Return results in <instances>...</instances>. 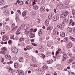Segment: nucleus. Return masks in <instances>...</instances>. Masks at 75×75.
<instances>
[{
	"mask_svg": "<svg viewBox=\"0 0 75 75\" xmlns=\"http://www.w3.org/2000/svg\"><path fill=\"white\" fill-rule=\"evenodd\" d=\"M73 41H74V42H75V38H73V39H72V40Z\"/></svg>",
	"mask_w": 75,
	"mask_h": 75,
	"instance_id": "nucleus-59",
	"label": "nucleus"
},
{
	"mask_svg": "<svg viewBox=\"0 0 75 75\" xmlns=\"http://www.w3.org/2000/svg\"><path fill=\"white\" fill-rule=\"evenodd\" d=\"M26 12H23L22 13V16L23 17H24L25 16H26Z\"/></svg>",
	"mask_w": 75,
	"mask_h": 75,
	"instance_id": "nucleus-29",
	"label": "nucleus"
},
{
	"mask_svg": "<svg viewBox=\"0 0 75 75\" xmlns=\"http://www.w3.org/2000/svg\"><path fill=\"white\" fill-rule=\"evenodd\" d=\"M20 30H21V28H18L17 29V31L18 32L20 31Z\"/></svg>",
	"mask_w": 75,
	"mask_h": 75,
	"instance_id": "nucleus-47",
	"label": "nucleus"
},
{
	"mask_svg": "<svg viewBox=\"0 0 75 75\" xmlns=\"http://www.w3.org/2000/svg\"><path fill=\"white\" fill-rule=\"evenodd\" d=\"M18 64L17 63H15L14 64L15 68H17V67H18Z\"/></svg>",
	"mask_w": 75,
	"mask_h": 75,
	"instance_id": "nucleus-31",
	"label": "nucleus"
},
{
	"mask_svg": "<svg viewBox=\"0 0 75 75\" xmlns=\"http://www.w3.org/2000/svg\"><path fill=\"white\" fill-rule=\"evenodd\" d=\"M23 3H24L23 1H19V2L18 3L19 4H20V5H22V4H23Z\"/></svg>",
	"mask_w": 75,
	"mask_h": 75,
	"instance_id": "nucleus-30",
	"label": "nucleus"
},
{
	"mask_svg": "<svg viewBox=\"0 0 75 75\" xmlns=\"http://www.w3.org/2000/svg\"><path fill=\"white\" fill-rule=\"evenodd\" d=\"M52 14H50L49 16V18L51 20V19H52Z\"/></svg>",
	"mask_w": 75,
	"mask_h": 75,
	"instance_id": "nucleus-25",
	"label": "nucleus"
},
{
	"mask_svg": "<svg viewBox=\"0 0 75 75\" xmlns=\"http://www.w3.org/2000/svg\"><path fill=\"white\" fill-rule=\"evenodd\" d=\"M33 8L34 10H38V7L37 6H33Z\"/></svg>",
	"mask_w": 75,
	"mask_h": 75,
	"instance_id": "nucleus-18",
	"label": "nucleus"
},
{
	"mask_svg": "<svg viewBox=\"0 0 75 75\" xmlns=\"http://www.w3.org/2000/svg\"><path fill=\"white\" fill-rule=\"evenodd\" d=\"M22 28H23V29H24V30H26V25H23L22 26Z\"/></svg>",
	"mask_w": 75,
	"mask_h": 75,
	"instance_id": "nucleus-28",
	"label": "nucleus"
},
{
	"mask_svg": "<svg viewBox=\"0 0 75 75\" xmlns=\"http://www.w3.org/2000/svg\"><path fill=\"white\" fill-rule=\"evenodd\" d=\"M60 36L62 37H64L65 35V33L64 32H62L60 34Z\"/></svg>",
	"mask_w": 75,
	"mask_h": 75,
	"instance_id": "nucleus-13",
	"label": "nucleus"
},
{
	"mask_svg": "<svg viewBox=\"0 0 75 75\" xmlns=\"http://www.w3.org/2000/svg\"><path fill=\"white\" fill-rule=\"evenodd\" d=\"M43 0H36V2L38 4H40L42 2Z\"/></svg>",
	"mask_w": 75,
	"mask_h": 75,
	"instance_id": "nucleus-14",
	"label": "nucleus"
},
{
	"mask_svg": "<svg viewBox=\"0 0 75 75\" xmlns=\"http://www.w3.org/2000/svg\"><path fill=\"white\" fill-rule=\"evenodd\" d=\"M30 38H34V37H35V35L33 34V33H31L30 35Z\"/></svg>",
	"mask_w": 75,
	"mask_h": 75,
	"instance_id": "nucleus-16",
	"label": "nucleus"
},
{
	"mask_svg": "<svg viewBox=\"0 0 75 75\" xmlns=\"http://www.w3.org/2000/svg\"><path fill=\"white\" fill-rule=\"evenodd\" d=\"M31 42H34V39H31Z\"/></svg>",
	"mask_w": 75,
	"mask_h": 75,
	"instance_id": "nucleus-58",
	"label": "nucleus"
},
{
	"mask_svg": "<svg viewBox=\"0 0 75 75\" xmlns=\"http://www.w3.org/2000/svg\"><path fill=\"white\" fill-rule=\"evenodd\" d=\"M11 39L14 40V35H13V36L11 37Z\"/></svg>",
	"mask_w": 75,
	"mask_h": 75,
	"instance_id": "nucleus-48",
	"label": "nucleus"
},
{
	"mask_svg": "<svg viewBox=\"0 0 75 75\" xmlns=\"http://www.w3.org/2000/svg\"><path fill=\"white\" fill-rule=\"evenodd\" d=\"M17 28H18V26H16L11 31V33H13L16 31L17 29Z\"/></svg>",
	"mask_w": 75,
	"mask_h": 75,
	"instance_id": "nucleus-10",
	"label": "nucleus"
},
{
	"mask_svg": "<svg viewBox=\"0 0 75 75\" xmlns=\"http://www.w3.org/2000/svg\"><path fill=\"white\" fill-rule=\"evenodd\" d=\"M1 4L0 5L3 4V3L4 2V0H1Z\"/></svg>",
	"mask_w": 75,
	"mask_h": 75,
	"instance_id": "nucleus-39",
	"label": "nucleus"
},
{
	"mask_svg": "<svg viewBox=\"0 0 75 75\" xmlns=\"http://www.w3.org/2000/svg\"><path fill=\"white\" fill-rule=\"evenodd\" d=\"M1 44H4V42H3V41H1Z\"/></svg>",
	"mask_w": 75,
	"mask_h": 75,
	"instance_id": "nucleus-60",
	"label": "nucleus"
},
{
	"mask_svg": "<svg viewBox=\"0 0 75 75\" xmlns=\"http://www.w3.org/2000/svg\"><path fill=\"white\" fill-rule=\"evenodd\" d=\"M29 27V25H27V26L26 25V30H27V29H28Z\"/></svg>",
	"mask_w": 75,
	"mask_h": 75,
	"instance_id": "nucleus-45",
	"label": "nucleus"
},
{
	"mask_svg": "<svg viewBox=\"0 0 75 75\" xmlns=\"http://www.w3.org/2000/svg\"><path fill=\"white\" fill-rule=\"evenodd\" d=\"M4 13L5 14H8V13H9V11H8V9H6L4 10Z\"/></svg>",
	"mask_w": 75,
	"mask_h": 75,
	"instance_id": "nucleus-9",
	"label": "nucleus"
},
{
	"mask_svg": "<svg viewBox=\"0 0 75 75\" xmlns=\"http://www.w3.org/2000/svg\"><path fill=\"white\" fill-rule=\"evenodd\" d=\"M64 42H67L68 41V39L67 38H64Z\"/></svg>",
	"mask_w": 75,
	"mask_h": 75,
	"instance_id": "nucleus-33",
	"label": "nucleus"
},
{
	"mask_svg": "<svg viewBox=\"0 0 75 75\" xmlns=\"http://www.w3.org/2000/svg\"><path fill=\"white\" fill-rule=\"evenodd\" d=\"M72 22H73V20H72V19L70 20L69 23V26H72Z\"/></svg>",
	"mask_w": 75,
	"mask_h": 75,
	"instance_id": "nucleus-17",
	"label": "nucleus"
},
{
	"mask_svg": "<svg viewBox=\"0 0 75 75\" xmlns=\"http://www.w3.org/2000/svg\"><path fill=\"white\" fill-rule=\"evenodd\" d=\"M1 62H4V58L1 57Z\"/></svg>",
	"mask_w": 75,
	"mask_h": 75,
	"instance_id": "nucleus-37",
	"label": "nucleus"
},
{
	"mask_svg": "<svg viewBox=\"0 0 75 75\" xmlns=\"http://www.w3.org/2000/svg\"><path fill=\"white\" fill-rule=\"evenodd\" d=\"M37 29H35L33 30V31L34 32H36V31H37Z\"/></svg>",
	"mask_w": 75,
	"mask_h": 75,
	"instance_id": "nucleus-51",
	"label": "nucleus"
},
{
	"mask_svg": "<svg viewBox=\"0 0 75 75\" xmlns=\"http://www.w3.org/2000/svg\"><path fill=\"white\" fill-rule=\"evenodd\" d=\"M11 50L13 52H14V53H15V54H16V53L17 52V49L15 47H13L11 49Z\"/></svg>",
	"mask_w": 75,
	"mask_h": 75,
	"instance_id": "nucleus-2",
	"label": "nucleus"
},
{
	"mask_svg": "<svg viewBox=\"0 0 75 75\" xmlns=\"http://www.w3.org/2000/svg\"><path fill=\"white\" fill-rule=\"evenodd\" d=\"M16 34L17 35H18V34H20V32H17Z\"/></svg>",
	"mask_w": 75,
	"mask_h": 75,
	"instance_id": "nucleus-56",
	"label": "nucleus"
},
{
	"mask_svg": "<svg viewBox=\"0 0 75 75\" xmlns=\"http://www.w3.org/2000/svg\"><path fill=\"white\" fill-rule=\"evenodd\" d=\"M47 30H50V26L49 27H48L47 28Z\"/></svg>",
	"mask_w": 75,
	"mask_h": 75,
	"instance_id": "nucleus-54",
	"label": "nucleus"
},
{
	"mask_svg": "<svg viewBox=\"0 0 75 75\" xmlns=\"http://www.w3.org/2000/svg\"><path fill=\"white\" fill-rule=\"evenodd\" d=\"M59 7H61L62 6V3L60 2L59 3Z\"/></svg>",
	"mask_w": 75,
	"mask_h": 75,
	"instance_id": "nucleus-21",
	"label": "nucleus"
},
{
	"mask_svg": "<svg viewBox=\"0 0 75 75\" xmlns=\"http://www.w3.org/2000/svg\"><path fill=\"white\" fill-rule=\"evenodd\" d=\"M59 53V52H58V51H57L56 52V55H57Z\"/></svg>",
	"mask_w": 75,
	"mask_h": 75,
	"instance_id": "nucleus-44",
	"label": "nucleus"
},
{
	"mask_svg": "<svg viewBox=\"0 0 75 75\" xmlns=\"http://www.w3.org/2000/svg\"><path fill=\"white\" fill-rule=\"evenodd\" d=\"M18 73L20 75H23V73L21 72V70L19 71Z\"/></svg>",
	"mask_w": 75,
	"mask_h": 75,
	"instance_id": "nucleus-27",
	"label": "nucleus"
},
{
	"mask_svg": "<svg viewBox=\"0 0 75 75\" xmlns=\"http://www.w3.org/2000/svg\"><path fill=\"white\" fill-rule=\"evenodd\" d=\"M29 32L31 33L32 32V30L30 29L29 30Z\"/></svg>",
	"mask_w": 75,
	"mask_h": 75,
	"instance_id": "nucleus-63",
	"label": "nucleus"
},
{
	"mask_svg": "<svg viewBox=\"0 0 75 75\" xmlns=\"http://www.w3.org/2000/svg\"><path fill=\"white\" fill-rule=\"evenodd\" d=\"M25 34H27V31L25 30L23 31V32L22 33V35L23 37L24 36V35Z\"/></svg>",
	"mask_w": 75,
	"mask_h": 75,
	"instance_id": "nucleus-11",
	"label": "nucleus"
},
{
	"mask_svg": "<svg viewBox=\"0 0 75 75\" xmlns=\"http://www.w3.org/2000/svg\"><path fill=\"white\" fill-rule=\"evenodd\" d=\"M58 18H59V17L58 16L55 17L54 18V21H56L57 20H58Z\"/></svg>",
	"mask_w": 75,
	"mask_h": 75,
	"instance_id": "nucleus-22",
	"label": "nucleus"
},
{
	"mask_svg": "<svg viewBox=\"0 0 75 75\" xmlns=\"http://www.w3.org/2000/svg\"><path fill=\"white\" fill-rule=\"evenodd\" d=\"M57 31H56V29H54V30H53V34H56V33H57Z\"/></svg>",
	"mask_w": 75,
	"mask_h": 75,
	"instance_id": "nucleus-32",
	"label": "nucleus"
},
{
	"mask_svg": "<svg viewBox=\"0 0 75 75\" xmlns=\"http://www.w3.org/2000/svg\"><path fill=\"white\" fill-rule=\"evenodd\" d=\"M49 27L50 28V30H52V29L53 28V27L52 26H49Z\"/></svg>",
	"mask_w": 75,
	"mask_h": 75,
	"instance_id": "nucleus-42",
	"label": "nucleus"
},
{
	"mask_svg": "<svg viewBox=\"0 0 75 75\" xmlns=\"http://www.w3.org/2000/svg\"><path fill=\"white\" fill-rule=\"evenodd\" d=\"M64 15H65V16H67V15H68V14H69V13H68V11H67L64 12Z\"/></svg>",
	"mask_w": 75,
	"mask_h": 75,
	"instance_id": "nucleus-34",
	"label": "nucleus"
},
{
	"mask_svg": "<svg viewBox=\"0 0 75 75\" xmlns=\"http://www.w3.org/2000/svg\"><path fill=\"white\" fill-rule=\"evenodd\" d=\"M40 9L41 13H44L45 11V8L44 7H42Z\"/></svg>",
	"mask_w": 75,
	"mask_h": 75,
	"instance_id": "nucleus-8",
	"label": "nucleus"
},
{
	"mask_svg": "<svg viewBox=\"0 0 75 75\" xmlns=\"http://www.w3.org/2000/svg\"><path fill=\"white\" fill-rule=\"evenodd\" d=\"M42 68L44 69H45V70L47 69V68H48V66H44Z\"/></svg>",
	"mask_w": 75,
	"mask_h": 75,
	"instance_id": "nucleus-24",
	"label": "nucleus"
},
{
	"mask_svg": "<svg viewBox=\"0 0 75 75\" xmlns=\"http://www.w3.org/2000/svg\"><path fill=\"white\" fill-rule=\"evenodd\" d=\"M73 17H75V13L73 14Z\"/></svg>",
	"mask_w": 75,
	"mask_h": 75,
	"instance_id": "nucleus-64",
	"label": "nucleus"
},
{
	"mask_svg": "<svg viewBox=\"0 0 75 75\" xmlns=\"http://www.w3.org/2000/svg\"><path fill=\"white\" fill-rule=\"evenodd\" d=\"M63 61H65L66 58H68V56L65 54H64L63 55Z\"/></svg>",
	"mask_w": 75,
	"mask_h": 75,
	"instance_id": "nucleus-6",
	"label": "nucleus"
},
{
	"mask_svg": "<svg viewBox=\"0 0 75 75\" xmlns=\"http://www.w3.org/2000/svg\"><path fill=\"white\" fill-rule=\"evenodd\" d=\"M67 54L69 56V57H71V56L72 55V54L71 53H67Z\"/></svg>",
	"mask_w": 75,
	"mask_h": 75,
	"instance_id": "nucleus-38",
	"label": "nucleus"
},
{
	"mask_svg": "<svg viewBox=\"0 0 75 75\" xmlns=\"http://www.w3.org/2000/svg\"><path fill=\"white\" fill-rule=\"evenodd\" d=\"M60 18H64V22H65V23H67L68 22V19L67 18V16L64 14V13L61 14Z\"/></svg>",
	"mask_w": 75,
	"mask_h": 75,
	"instance_id": "nucleus-1",
	"label": "nucleus"
},
{
	"mask_svg": "<svg viewBox=\"0 0 75 75\" xmlns=\"http://www.w3.org/2000/svg\"><path fill=\"white\" fill-rule=\"evenodd\" d=\"M8 36L7 35H5L3 36V41H7L8 40Z\"/></svg>",
	"mask_w": 75,
	"mask_h": 75,
	"instance_id": "nucleus-5",
	"label": "nucleus"
},
{
	"mask_svg": "<svg viewBox=\"0 0 75 75\" xmlns=\"http://www.w3.org/2000/svg\"><path fill=\"white\" fill-rule=\"evenodd\" d=\"M14 25H15V24L13 23L11 27H14Z\"/></svg>",
	"mask_w": 75,
	"mask_h": 75,
	"instance_id": "nucleus-50",
	"label": "nucleus"
},
{
	"mask_svg": "<svg viewBox=\"0 0 75 75\" xmlns=\"http://www.w3.org/2000/svg\"><path fill=\"white\" fill-rule=\"evenodd\" d=\"M17 11L18 13H19V14H21V12H20V10H18Z\"/></svg>",
	"mask_w": 75,
	"mask_h": 75,
	"instance_id": "nucleus-53",
	"label": "nucleus"
},
{
	"mask_svg": "<svg viewBox=\"0 0 75 75\" xmlns=\"http://www.w3.org/2000/svg\"><path fill=\"white\" fill-rule=\"evenodd\" d=\"M1 50H2L1 53L4 55L6 54V52L5 51H6V48L4 47H3L1 49Z\"/></svg>",
	"mask_w": 75,
	"mask_h": 75,
	"instance_id": "nucleus-3",
	"label": "nucleus"
},
{
	"mask_svg": "<svg viewBox=\"0 0 75 75\" xmlns=\"http://www.w3.org/2000/svg\"><path fill=\"white\" fill-rule=\"evenodd\" d=\"M5 58L8 59V60H10L11 59V56L9 54H6V55Z\"/></svg>",
	"mask_w": 75,
	"mask_h": 75,
	"instance_id": "nucleus-7",
	"label": "nucleus"
},
{
	"mask_svg": "<svg viewBox=\"0 0 75 75\" xmlns=\"http://www.w3.org/2000/svg\"><path fill=\"white\" fill-rule=\"evenodd\" d=\"M6 28L8 30H11V29H10V27L8 25L6 26Z\"/></svg>",
	"mask_w": 75,
	"mask_h": 75,
	"instance_id": "nucleus-26",
	"label": "nucleus"
},
{
	"mask_svg": "<svg viewBox=\"0 0 75 75\" xmlns=\"http://www.w3.org/2000/svg\"><path fill=\"white\" fill-rule=\"evenodd\" d=\"M24 61V60L23 59V58L22 57H20L19 58V62H23Z\"/></svg>",
	"mask_w": 75,
	"mask_h": 75,
	"instance_id": "nucleus-12",
	"label": "nucleus"
},
{
	"mask_svg": "<svg viewBox=\"0 0 75 75\" xmlns=\"http://www.w3.org/2000/svg\"><path fill=\"white\" fill-rule=\"evenodd\" d=\"M28 74H30V73H31V71H29L28 72Z\"/></svg>",
	"mask_w": 75,
	"mask_h": 75,
	"instance_id": "nucleus-57",
	"label": "nucleus"
},
{
	"mask_svg": "<svg viewBox=\"0 0 75 75\" xmlns=\"http://www.w3.org/2000/svg\"><path fill=\"white\" fill-rule=\"evenodd\" d=\"M67 30H68V31H69L70 33H72V28L68 27L67 28Z\"/></svg>",
	"mask_w": 75,
	"mask_h": 75,
	"instance_id": "nucleus-15",
	"label": "nucleus"
},
{
	"mask_svg": "<svg viewBox=\"0 0 75 75\" xmlns=\"http://www.w3.org/2000/svg\"><path fill=\"white\" fill-rule=\"evenodd\" d=\"M32 45H34V46H36V45L34 43H32Z\"/></svg>",
	"mask_w": 75,
	"mask_h": 75,
	"instance_id": "nucleus-61",
	"label": "nucleus"
},
{
	"mask_svg": "<svg viewBox=\"0 0 75 75\" xmlns=\"http://www.w3.org/2000/svg\"><path fill=\"white\" fill-rule=\"evenodd\" d=\"M8 42L9 43V44H11V43H12V41L11 40H9Z\"/></svg>",
	"mask_w": 75,
	"mask_h": 75,
	"instance_id": "nucleus-43",
	"label": "nucleus"
},
{
	"mask_svg": "<svg viewBox=\"0 0 75 75\" xmlns=\"http://www.w3.org/2000/svg\"><path fill=\"white\" fill-rule=\"evenodd\" d=\"M9 20V19L8 18H7L6 19V21H8V20Z\"/></svg>",
	"mask_w": 75,
	"mask_h": 75,
	"instance_id": "nucleus-62",
	"label": "nucleus"
},
{
	"mask_svg": "<svg viewBox=\"0 0 75 75\" xmlns=\"http://www.w3.org/2000/svg\"><path fill=\"white\" fill-rule=\"evenodd\" d=\"M57 27L60 29H62V24L58 25Z\"/></svg>",
	"mask_w": 75,
	"mask_h": 75,
	"instance_id": "nucleus-20",
	"label": "nucleus"
},
{
	"mask_svg": "<svg viewBox=\"0 0 75 75\" xmlns=\"http://www.w3.org/2000/svg\"><path fill=\"white\" fill-rule=\"evenodd\" d=\"M31 66L32 67H38V66L35 64H30Z\"/></svg>",
	"mask_w": 75,
	"mask_h": 75,
	"instance_id": "nucleus-23",
	"label": "nucleus"
},
{
	"mask_svg": "<svg viewBox=\"0 0 75 75\" xmlns=\"http://www.w3.org/2000/svg\"><path fill=\"white\" fill-rule=\"evenodd\" d=\"M69 61L70 62H72V61H73V60L72 59H69Z\"/></svg>",
	"mask_w": 75,
	"mask_h": 75,
	"instance_id": "nucleus-55",
	"label": "nucleus"
},
{
	"mask_svg": "<svg viewBox=\"0 0 75 75\" xmlns=\"http://www.w3.org/2000/svg\"><path fill=\"white\" fill-rule=\"evenodd\" d=\"M35 0H34V1L33 2V5L34 6V4H35Z\"/></svg>",
	"mask_w": 75,
	"mask_h": 75,
	"instance_id": "nucleus-49",
	"label": "nucleus"
},
{
	"mask_svg": "<svg viewBox=\"0 0 75 75\" xmlns=\"http://www.w3.org/2000/svg\"><path fill=\"white\" fill-rule=\"evenodd\" d=\"M74 25H75V23L74 22V21H73V22H72L71 23V26H74Z\"/></svg>",
	"mask_w": 75,
	"mask_h": 75,
	"instance_id": "nucleus-41",
	"label": "nucleus"
},
{
	"mask_svg": "<svg viewBox=\"0 0 75 75\" xmlns=\"http://www.w3.org/2000/svg\"><path fill=\"white\" fill-rule=\"evenodd\" d=\"M45 24L46 26L48 25V24H49V21L48 20H46L45 21Z\"/></svg>",
	"mask_w": 75,
	"mask_h": 75,
	"instance_id": "nucleus-19",
	"label": "nucleus"
},
{
	"mask_svg": "<svg viewBox=\"0 0 75 75\" xmlns=\"http://www.w3.org/2000/svg\"><path fill=\"white\" fill-rule=\"evenodd\" d=\"M74 52L75 53V46L73 47Z\"/></svg>",
	"mask_w": 75,
	"mask_h": 75,
	"instance_id": "nucleus-52",
	"label": "nucleus"
},
{
	"mask_svg": "<svg viewBox=\"0 0 75 75\" xmlns=\"http://www.w3.org/2000/svg\"><path fill=\"white\" fill-rule=\"evenodd\" d=\"M74 38H73V37H72V36H70V38H69V39H70V40H72H72H73Z\"/></svg>",
	"mask_w": 75,
	"mask_h": 75,
	"instance_id": "nucleus-46",
	"label": "nucleus"
},
{
	"mask_svg": "<svg viewBox=\"0 0 75 75\" xmlns=\"http://www.w3.org/2000/svg\"><path fill=\"white\" fill-rule=\"evenodd\" d=\"M65 7L66 8H69V5H68V4L66 5H65Z\"/></svg>",
	"mask_w": 75,
	"mask_h": 75,
	"instance_id": "nucleus-40",
	"label": "nucleus"
},
{
	"mask_svg": "<svg viewBox=\"0 0 75 75\" xmlns=\"http://www.w3.org/2000/svg\"><path fill=\"white\" fill-rule=\"evenodd\" d=\"M72 43L69 42L67 45V48H70L71 47H72Z\"/></svg>",
	"mask_w": 75,
	"mask_h": 75,
	"instance_id": "nucleus-4",
	"label": "nucleus"
},
{
	"mask_svg": "<svg viewBox=\"0 0 75 75\" xmlns=\"http://www.w3.org/2000/svg\"><path fill=\"white\" fill-rule=\"evenodd\" d=\"M69 75H75V74H74V73H73L71 72H69Z\"/></svg>",
	"mask_w": 75,
	"mask_h": 75,
	"instance_id": "nucleus-36",
	"label": "nucleus"
},
{
	"mask_svg": "<svg viewBox=\"0 0 75 75\" xmlns=\"http://www.w3.org/2000/svg\"><path fill=\"white\" fill-rule=\"evenodd\" d=\"M36 14V12L35 11L33 12L32 13V16H34Z\"/></svg>",
	"mask_w": 75,
	"mask_h": 75,
	"instance_id": "nucleus-35",
	"label": "nucleus"
}]
</instances>
